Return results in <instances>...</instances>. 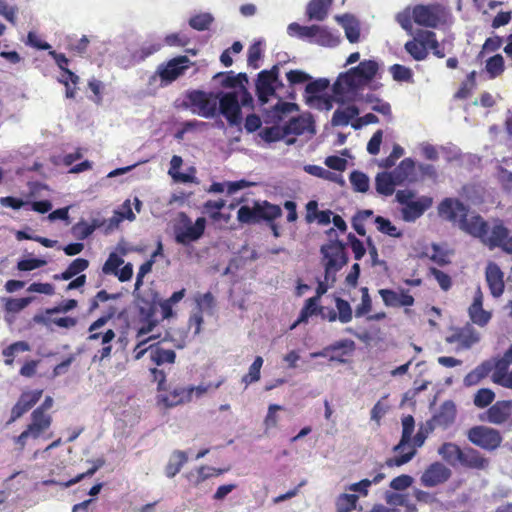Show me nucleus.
<instances>
[{
  "label": "nucleus",
  "instance_id": "2eb2a0df",
  "mask_svg": "<svg viewBox=\"0 0 512 512\" xmlns=\"http://www.w3.org/2000/svg\"><path fill=\"white\" fill-rule=\"evenodd\" d=\"M412 17L416 24L428 28H436L440 22L436 5H416L412 11Z\"/></svg>",
  "mask_w": 512,
  "mask_h": 512
},
{
  "label": "nucleus",
  "instance_id": "13d9d810",
  "mask_svg": "<svg viewBox=\"0 0 512 512\" xmlns=\"http://www.w3.org/2000/svg\"><path fill=\"white\" fill-rule=\"evenodd\" d=\"M214 81H219L221 87L231 90L237 89L234 71L218 72L213 76Z\"/></svg>",
  "mask_w": 512,
  "mask_h": 512
},
{
  "label": "nucleus",
  "instance_id": "c756f323",
  "mask_svg": "<svg viewBox=\"0 0 512 512\" xmlns=\"http://www.w3.org/2000/svg\"><path fill=\"white\" fill-rule=\"evenodd\" d=\"M415 170V161L412 158H405L402 160L397 167H395L390 173L393 175L396 182L402 185L406 180L414 182L416 179L411 177Z\"/></svg>",
  "mask_w": 512,
  "mask_h": 512
},
{
  "label": "nucleus",
  "instance_id": "2f4dec72",
  "mask_svg": "<svg viewBox=\"0 0 512 512\" xmlns=\"http://www.w3.org/2000/svg\"><path fill=\"white\" fill-rule=\"evenodd\" d=\"M396 186L399 184L390 172H379L375 177V189L380 195L391 196Z\"/></svg>",
  "mask_w": 512,
  "mask_h": 512
},
{
  "label": "nucleus",
  "instance_id": "09e8293b",
  "mask_svg": "<svg viewBox=\"0 0 512 512\" xmlns=\"http://www.w3.org/2000/svg\"><path fill=\"white\" fill-rule=\"evenodd\" d=\"M389 72L392 75L394 81L413 83V71L411 68L401 64H394L390 66Z\"/></svg>",
  "mask_w": 512,
  "mask_h": 512
},
{
  "label": "nucleus",
  "instance_id": "9b49d317",
  "mask_svg": "<svg viewBox=\"0 0 512 512\" xmlns=\"http://www.w3.org/2000/svg\"><path fill=\"white\" fill-rule=\"evenodd\" d=\"M188 63L189 59L187 56H178L169 60L166 64H161L157 68L156 73L159 75L162 83L167 85L184 74L188 68Z\"/></svg>",
  "mask_w": 512,
  "mask_h": 512
},
{
  "label": "nucleus",
  "instance_id": "1a4fd4ad",
  "mask_svg": "<svg viewBox=\"0 0 512 512\" xmlns=\"http://www.w3.org/2000/svg\"><path fill=\"white\" fill-rule=\"evenodd\" d=\"M132 295L138 310L139 320L148 321L149 319H155L157 303L159 302V293L153 288H148L143 291L139 290L137 295Z\"/></svg>",
  "mask_w": 512,
  "mask_h": 512
},
{
  "label": "nucleus",
  "instance_id": "864d4df0",
  "mask_svg": "<svg viewBox=\"0 0 512 512\" xmlns=\"http://www.w3.org/2000/svg\"><path fill=\"white\" fill-rule=\"evenodd\" d=\"M495 399V393L490 388H481L474 395V405L478 408L488 407Z\"/></svg>",
  "mask_w": 512,
  "mask_h": 512
},
{
  "label": "nucleus",
  "instance_id": "4be33fe9",
  "mask_svg": "<svg viewBox=\"0 0 512 512\" xmlns=\"http://www.w3.org/2000/svg\"><path fill=\"white\" fill-rule=\"evenodd\" d=\"M512 409V401L511 400H502L497 401L493 405H491L486 414L487 421L492 424L500 425L506 422L510 415Z\"/></svg>",
  "mask_w": 512,
  "mask_h": 512
},
{
  "label": "nucleus",
  "instance_id": "a211bd4d",
  "mask_svg": "<svg viewBox=\"0 0 512 512\" xmlns=\"http://www.w3.org/2000/svg\"><path fill=\"white\" fill-rule=\"evenodd\" d=\"M485 275L491 294L494 297L501 296L504 292V274L500 267L494 262H489L486 266Z\"/></svg>",
  "mask_w": 512,
  "mask_h": 512
},
{
  "label": "nucleus",
  "instance_id": "cd10ccee",
  "mask_svg": "<svg viewBox=\"0 0 512 512\" xmlns=\"http://www.w3.org/2000/svg\"><path fill=\"white\" fill-rule=\"evenodd\" d=\"M61 305L54 309H48L41 315H36L34 320L42 323L47 328L53 330L54 327H64V312L61 311Z\"/></svg>",
  "mask_w": 512,
  "mask_h": 512
},
{
  "label": "nucleus",
  "instance_id": "423d86ee",
  "mask_svg": "<svg viewBox=\"0 0 512 512\" xmlns=\"http://www.w3.org/2000/svg\"><path fill=\"white\" fill-rule=\"evenodd\" d=\"M207 226L205 217H198L194 222L185 213H178V221L173 225L174 240L177 244L188 246L200 240Z\"/></svg>",
  "mask_w": 512,
  "mask_h": 512
},
{
  "label": "nucleus",
  "instance_id": "c85d7f7f",
  "mask_svg": "<svg viewBox=\"0 0 512 512\" xmlns=\"http://www.w3.org/2000/svg\"><path fill=\"white\" fill-rule=\"evenodd\" d=\"M116 334L112 329H108L104 333H92L88 337L89 340L95 341V340H101V344L103 347L98 350V353L94 356L93 360L99 359V361H102L105 358H108L112 351V346L110 345V342L115 338Z\"/></svg>",
  "mask_w": 512,
  "mask_h": 512
},
{
  "label": "nucleus",
  "instance_id": "a878e982",
  "mask_svg": "<svg viewBox=\"0 0 512 512\" xmlns=\"http://www.w3.org/2000/svg\"><path fill=\"white\" fill-rule=\"evenodd\" d=\"M356 102H365L371 104V109L374 112L380 113L383 116L387 117L389 121L392 120V110L391 105L379 98L377 95L373 93L363 94L361 91H358Z\"/></svg>",
  "mask_w": 512,
  "mask_h": 512
},
{
  "label": "nucleus",
  "instance_id": "ddd939ff",
  "mask_svg": "<svg viewBox=\"0 0 512 512\" xmlns=\"http://www.w3.org/2000/svg\"><path fill=\"white\" fill-rule=\"evenodd\" d=\"M284 135H302L305 131L315 134V120L310 112L291 117L284 125Z\"/></svg>",
  "mask_w": 512,
  "mask_h": 512
},
{
  "label": "nucleus",
  "instance_id": "5fc2aeb1",
  "mask_svg": "<svg viewBox=\"0 0 512 512\" xmlns=\"http://www.w3.org/2000/svg\"><path fill=\"white\" fill-rule=\"evenodd\" d=\"M262 365L263 358L261 356L255 357L253 363L249 367L248 373L242 377V382H244L246 386L260 379V370Z\"/></svg>",
  "mask_w": 512,
  "mask_h": 512
},
{
  "label": "nucleus",
  "instance_id": "f03ea898",
  "mask_svg": "<svg viewBox=\"0 0 512 512\" xmlns=\"http://www.w3.org/2000/svg\"><path fill=\"white\" fill-rule=\"evenodd\" d=\"M379 65L373 59L363 60L357 66L341 72L332 85L335 101L339 105L356 102L358 91L370 84L378 73Z\"/></svg>",
  "mask_w": 512,
  "mask_h": 512
},
{
  "label": "nucleus",
  "instance_id": "a18cd8bd",
  "mask_svg": "<svg viewBox=\"0 0 512 512\" xmlns=\"http://www.w3.org/2000/svg\"><path fill=\"white\" fill-rule=\"evenodd\" d=\"M259 137L265 141L266 143H274L283 140L287 136L284 135V128L283 126H272V127H265L262 128L259 132Z\"/></svg>",
  "mask_w": 512,
  "mask_h": 512
},
{
  "label": "nucleus",
  "instance_id": "37998d69",
  "mask_svg": "<svg viewBox=\"0 0 512 512\" xmlns=\"http://www.w3.org/2000/svg\"><path fill=\"white\" fill-rule=\"evenodd\" d=\"M358 499L356 494H340L335 501L336 512H351L356 509Z\"/></svg>",
  "mask_w": 512,
  "mask_h": 512
},
{
  "label": "nucleus",
  "instance_id": "ea45409f",
  "mask_svg": "<svg viewBox=\"0 0 512 512\" xmlns=\"http://www.w3.org/2000/svg\"><path fill=\"white\" fill-rule=\"evenodd\" d=\"M405 51L416 61H423L428 56V50L420 39L409 40L404 45Z\"/></svg>",
  "mask_w": 512,
  "mask_h": 512
},
{
  "label": "nucleus",
  "instance_id": "6e6d98bb",
  "mask_svg": "<svg viewBox=\"0 0 512 512\" xmlns=\"http://www.w3.org/2000/svg\"><path fill=\"white\" fill-rule=\"evenodd\" d=\"M512 364L504 355L496 359L493 363L494 372L492 374V381L497 384L508 373V367Z\"/></svg>",
  "mask_w": 512,
  "mask_h": 512
},
{
  "label": "nucleus",
  "instance_id": "4d7b16f0",
  "mask_svg": "<svg viewBox=\"0 0 512 512\" xmlns=\"http://www.w3.org/2000/svg\"><path fill=\"white\" fill-rule=\"evenodd\" d=\"M124 263V260L115 252H111L102 266V272L106 275L117 273L119 266Z\"/></svg>",
  "mask_w": 512,
  "mask_h": 512
},
{
  "label": "nucleus",
  "instance_id": "a19ab883",
  "mask_svg": "<svg viewBox=\"0 0 512 512\" xmlns=\"http://www.w3.org/2000/svg\"><path fill=\"white\" fill-rule=\"evenodd\" d=\"M485 70L490 79L500 76L505 70L504 58L501 54H495L486 60Z\"/></svg>",
  "mask_w": 512,
  "mask_h": 512
},
{
  "label": "nucleus",
  "instance_id": "20e7f679",
  "mask_svg": "<svg viewBox=\"0 0 512 512\" xmlns=\"http://www.w3.org/2000/svg\"><path fill=\"white\" fill-rule=\"evenodd\" d=\"M279 205L267 200H254L253 206L242 205L237 211V220L242 225H256L265 222L274 237H280L279 226L275 220L282 216Z\"/></svg>",
  "mask_w": 512,
  "mask_h": 512
},
{
  "label": "nucleus",
  "instance_id": "0e129e2a",
  "mask_svg": "<svg viewBox=\"0 0 512 512\" xmlns=\"http://www.w3.org/2000/svg\"><path fill=\"white\" fill-rule=\"evenodd\" d=\"M92 233L93 232L89 226V223L84 220L79 221L78 223L73 225L71 228V234L77 240H85L90 235H92Z\"/></svg>",
  "mask_w": 512,
  "mask_h": 512
},
{
  "label": "nucleus",
  "instance_id": "bb28decb",
  "mask_svg": "<svg viewBox=\"0 0 512 512\" xmlns=\"http://www.w3.org/2000/svg\"><path fill=\"white\" fill-rule=\"evenodd\" d=\"M509 234V229L504 226L502 222H499L492 227L490 236L487 234L482 243L487 245L491 250L494 248H502Z\"/></svg>",
  "mask_w": 512,
  "mask_h": 512
},
{
  "label": "nucleus",
  "instance_id": "338daca9",
  "mask_svg": "<svg viewBox=\"0 0 512 512\" xmlns=\"http://www.w3.org/2000/svg\"><path fill=\"white\" fill-rule=\"evenodd\" d=\"M286 78L290 86L303 84L309 82L312 79V77L308 73L298 69L290 70L289 72H287Z\"/></svg>",
  "mask_w": 512,
  "mask_h": 512
},
{
  "label": "nucleus",
  "instance_id": "de8ad7c7",
  "mask_svg": "<svg viewBox=\"0 0 512 512\" xmlns=\"http://www.w3.org/2000/svg\"><path fill=\"white\" fill-rule=\"evenodd\" d=\"M234 77L237 83V89L235 91L243 95V104L252 105L253 96L247 89V84L249 83L248 75L245 72H240L238 74L234 73Z\"/></svg>",
  "mask_w": 512,
  "mask_h": 512
},
{
  "label": "nucleus",
  "instance_id": "603ef678",
  "mask_svg": "<svg viewBox=\"0 0 512 512\" xmlns=\"http://www.w3.org/2000/svg\"><path fill=\"white\" fill-rule=\"evenodd\" d=\"M436 429V426L431 422V420H427L425 423L421 424L417 433L412 438L413 444L415 447H422L430 433H432Z\"/></svg>",
  "mask_w": 512,
  "mask_h": 512
},
{
  "label": "nucleus",
  "instance_id": "c03bdc74",
  "mask_svg": "<svg viewBox=\"0 0 512 512\" xmlns=\"http://www.w3.org/2000/svg\"><path fill=\"white\" fill-rule=\"evenodd\" d=\"M349 180L355 192L366 193L369 190V177L364 172L353 170Z\"/></svg>",
  "mask_w": 512,
  "mask_h": 512
},
{
  "label": "nucleus",
  "instance_id": "f257e3e1",
  "mask_svg": "<svg viewBox=\"0 0 512 512\" xmlns=\"http://www.w3.org/2000/svg\"><path fill=\"white\" fill-rule=\"evenodd\" d=\"M181 107L206 119L222 115L230 126H239L243 120L242 108L254 109V103L244 105L243 95L235 90L205 92L193 89L186 91Z\"/></svg>",
  "mask_w": 512,
  "mask_h": 512
},
{
  "label": "nucleus",
  "instance_id": "7ed1b4c3",
  "mask_svg": "<svg viewBox=\"0 0 512 512\" xmlns=\"http://www.w3.org/2000/svg\"><path fill=\"white\" fill-rule=\"evenodd\" d=\"M438 214L445 220L455 223L458 222L459 228L474 238L483 242L488 234V223L480 214L474 213L470 218L469 206L458 198H444L438 205Z\"/></svg>",
  "mask_w": 512,
  "mask_h": 512
},
{
  "label": "nucleus",
  "instance_id": "49530a36",
  "mask_svg": "<svg viewBox=\"0 0 512 512\" xmlns=\"http://www.w3.org/2000/svg\"><path fill=\"white\" fill-rule=\"evenodd\" d=\"M263 45H264L263 39H258L250 45V47L248 49V53H247V64L249 67H251L253 69L259 68L258 61L263 56V50H262Z\"/></svg>",
  "mask_w": 512,
  "mask_h": 512
},
{
  "label": "nucleus",
  "instance_id": "4c0bfd02",
  "mask_svg": "<svg viewBox=\"0 0 512 512\" xmlns=\"http://www.w3.org/2000/svg\"><path fill=\"white\" fill-rule=\"evenodd\" d=\"M187 460L188 456L186 452L181 450L173 451L165 467V475L168 478H173L176 476V474L180 472L181 468L184 466Z\"/></svg>",
  "mask_w": 512,
  "mask_h": 512
},
{
  "label": "nucleus",
  "instance_id": "680f3d73",
  "mask_svg": "<svg viewBox=\"0 0 512 512\" xmlns=\"http://www.w3.org/2000/svg\"><path fill=\"white\" fill-rule=\"evenodd\" d=\"M431 248L433 250V254L429 256V259L436 263L439 266H446L450 264V260L448 258V252L443 250L439 244L432 243Z\"/></svg>",
  "mask_w": 512,
  "mask_h": 512
},
{
  "label": "nucleus",
  "instance_id": "7c9ffc66",
  "mask_svg": "<svg viewBox=\"0 0 512 512\" xmlns=\"http://www.w3.org/2000/svg\"><path fill=\"white\" fill-rule=\"evenodd\" d=\"M148 349H150V359L157 366H161L163 364H173L176 360V353L172 349H164L160 346V343L151 344Z\"/></svg>",
  "mask_w": 512,
  "mask_h": 512
},
{
  "label": "nucleus",
  "instance_id": "6ab92c4d",
  "mask_svg": "<svg viewBox=\"0 0 512 512\" xmlns=\"http://www.w3.org/2000/svg\"><path fill=\"white\" fill-rule=\"evenodd\" d=\"M460 465L469 469L484 470L489 466V460L478 450L467 446L462 448Z\"/></svg>",
  "mask_w": 512,
  "mask_h": 512
},
{
  "label": "nucleus",
  "instance_id": "f3484780",
  "mask_svg": "<svg viewBox=\"0 0 512 512\" xmlns=\"http://www.w3.org/2000/svg\"><path fill=\"white\" fill-rule=\"evenodd\" d=\"M278 102L271 107L270 110L265 109L266 123L274 122L279 123L283 117L289 113L297 112L300 110L299 105L294 102H286L278 95Z\"/></svg>",
  "mask_w": 512,
  "mask_h": 512
},
{
  "label": "nucleus",
  "instance_id": "b1692460",
  "mask_svg": "<svg viewBox=\"0 0 512 512\" xmlns=\"http://www.w3.org/2000/svg\"><path fill=\"white\" fill-rule=\"evenodd\" d=\"M312 27L316 29L311 32V38L308 39L311 43L325 47H336L339 45L341 41L339 35L334 34L325 26L312 25Z\"/></svg>",
  "mask_w": 512,
  "mask_h": 512
},
{
  "label": "nucleus",
  "instance_id": "f704fd0d",
  "mask_svg": "<svg viewBox=\"0 0 512 512\" xmlns=\"http://www.w3.org/2000/svg\"><path fill=\"white\" fill-rule=\"evenodd\" d=\"M304 171L312 176L337 183L340 186H344L346 183L344 178L340 174L331 172V171H329L321 166H318V165H312V164L305 165Z\"/></svg>",
  "mask_w": 512,
  "mask_h": 512
},
{
  "label": "nucleus",
  "instance_id": "9d476101",
  "mask_svg": "<svg viewBox=\"0 0 512 512\" xmlns=\"http://www.w3.org/2000/svg\"><path fill=\"white\" fill-rule=\"evenodd\" d=\"M273 73L272 67L270 69L261 70L255 79V94L261 106L268 104L270 98L278 97L275 94V87L273 86Z\"/></svg>",
  "mask_w": 512,
  "mask_h": 512
},
{
  "label": "nucleus",
  "instance_id": "e2e57ef3",
  "mask_svg": "<svg viewBox=\"0 0 512 512\" xmlns=\"http://www.w3.org/2000/svg\"><path fill=\"white\" fill-rule=\"evenodd\" d=\"M429 274L432 275L436 279L440 288L443 291H448L452 287V279L447 273H445L435 267H430Z\"/></svg>",
  "mask_w": 512,
  "mask_h": 512
},
{
  "label": "nucleus",
  "instance_id": "39448f33",
  "mask_svg": "<svg viewBox=\"0 0 512 512\" xmlns=\"http://www.w3.org/2000/svg\"><path fill=\"white\" fill-rule=\"evenodd\" d=\"M320 254L325 279L331 280V285H334L337 273L349 262L347 244L339 238L330 239L321 245Z\"/></svg>",
  "mask_w": 512,
  "mask_h": 512
},
{
  "label": "nucleus",
  "instance_id": "69168bd1",
  "mask_svg": "<svg viewBox=\"0 0 512 512\" xmlns=\"http://www.w3.org/2000/svg\"><path fill=\"white\" fill-rule=\"evenodd\" d=\"M152 267H153V260H147L140 266L139 271L136 276V281H135L134 290H133L132 294L137 295L139 293V290H141V287L143 285V279L148 273H150L152 271Z\"/></svg>",
  "mask_w": 512,
  "mask_h": 512
},
{
  "label": "nucleus",
  "instance_id": "8fccbe9b",
  "mask_svg": "<svg viewBox=\"0 0 512 512\" xmlns=\"http://www.w3.org/2000/svg\"><path fill=\"white\" fill-rule=\"evenodd\" d=\"M335 306L337 309L338 320L341 323L346 324L352 320L353 310L347 300L341 297H335Z\"/></svg>",
  "mask_w": 512,
  "mask_h": 512
},
{
  "label": "nucleus",
  "instance_id": "bf43d9fd",
  "mask_svg": "<svg viewBox=\"0 0 512 512\" xmlns=\"http://www.w3.org/2000/svg\"><path fill=\"white\" fill-rule=\"evenodd\" d=\"M89 266V261L85 258H77L66 267V280L72 279Z\"/></svg>",
  "mask_w": 512,
  "mask_h": 512
},
{
  "label": "nucleus",
  "instance_id": "6e6552de",
  "mask_svg": "<svg viewBox=\"0 0 512 512\" xmlns=\"http://www.w3.org/2000/svg\"><path fill=\"white\" fill-rule=\"evenodd\" d=\"M466 436L473 445L489 452L498 449L503 441V437L497 429L485 425L471 427Z\"/></svg>",
  "mask_w": 512,
  "mask_h": 512
},
{
  "label": "nucleus",
  "instance_id": "e433bc0d",
  "mask_svg": "<svg viewBox=\"0 0 512 512\" xmlns=\"http://www.w3.org/2000/svg\"><path fill=\"white\" fill-rule=\"evenodd\" d=\"M320 312H322V306L319 305V301L316 298H308L300 310L297 320L292 324L291 329H294L300 323L308 322L311 316L320 314Z\"/></svg>",
  "mask_w": 512,
  "mask_h": 512
},
{
  "label": "nucleus",
  "instance_id": "79ce46f5",
  "mask_svg": "<svg viewBox=\"0 0 512 512\" xmlns=\"http://www.w3.org/2000/svg\"><path fill=\"white\" fill-rule=\"evenodd\" d=\"M374 223L381 233L394 238H401L403 236L402 231L398 230L397 227L390 221V219L383 216H376Z\"/></svg>",
  "mask_w": 512,
  "mask_h": 512
},
{
  "label": "nucleus",
  "instance_id": "473e14b6",
  "mask_svg": "<svg viewBox=\"0 0 512 512\" xmlns=\"http://www.w3.org/2000/svg\"><path fill=\"white\" fill-rule=\"evenodd\" d=\"M462 448L453 442H444L437 450L442 459L450 466L460 464Z\"/></svg>",
  "mask_w": 512,
  "mask_h": 512
},
{
  "label": "nucleus",
  "instance_id": "412c9836",
  "mask_svg": "<svg viewBox=\"0 0 512 512\" xmlns=\"http://www.w3.org/2000/svg\"><path fill=\"white\" fill-rule=\"evenodd\" d=\"M468 312L472 322L478 326L483 327L490 321L491 313L483 309V295L480 288L477 289Z\"/></svg>",
  "mask_w": 512,
  "mask_h": 512
},
{
  "label": "nucleus",
  "instance_id": "4468645a",
  "mask_svg": "<svg viewBox=\"0 0 512 512\" xmlns=\"http://www.w3.org/2000/svg\"><path fill=\"white\" fill-rule=\"evenodd\" d=\"M451 470L441 462L430 464L421 476V483L425 487H435L446 482L451 477Z\"/></svg>",
  "mask_w": 512,
  "mask_h": 512
},
{
  "label": "nucleus",
  "instance_id": "c9c22d12",
  "mask_svg": "<svg viewBox=\"0 0 512 512\" xmlns=\"http://www.w3.org/2000/svg\"><path fill=\"white\" fill-rule=\"evenodd\" d=\"M327 0H310L306 7V15L309 20L323 21L327 17Z\"/></svg>",
  "mask_w": 512,
  "mask_h": 512
},
{
  "label": "nucleus",
  "instance_id": "5701e85b",
  "mask_svg": "<svg viewBox=\"0 0 512 512\" xmlns=\"http://www.w3.org/2000/svg\"><path fill=\"white\" fill-rule=\"evenodd\" d=\"M330 82L326 78H319L316 80H310L304 90L305 103L308 106H313L316 100H319L326 94Z\"/></svg>",
  "mask_w": 512,
  "mask_h": 512
},
{
  "label": "nucleus",
  "instance_id": "0eeeda50",
  "mask_svg": "<svg viewBox=\"0 0 512 512\" xmlns=\"http://www.w3.org/2000/svg\"><path fill=\"white\" fill-rule=\"evenodd\" d=\"M30 418L31 422L27 425L26 429L14 438V443L18 446L19 450L25 448L29 439H38L52 424L51 415L41 412L40 409L33 410Z\"/></svg>",
  "mask_w": 512,
  "mask_h": 512
},
{
  "label": "nucleus",
  "instance_id": "72a5a7b5",
  "mask_svg": "<svg viewBox=\"0 0 512 512\" xmlns=\"http://www.w3.org/2000/svg\"><path fill=\"white\" fill-rule=\"evenodd\" d=\"M360 114V110L356 105H348L344 109L338 108L334 111L331 125L336 126H347L350 121L356 118Z\"/></svg>",
  "mask_w": 512,
  "mask_h": 512
},
{
  "label": "nucleus",
  "instance_id": "f8f14e48",
  "mask_svg": "<svg viewBox=\"0 0 512 512\" xmlns=\"http://www.w3.org/2000/svg\"><path fill=\"white\" fill-rule=\"evenodd\" d=\"M42 395V389L23 391L11 409V416L7 421V425L12 424L25 413H27L32 407H34V405H36V403L41 399Z\"/></svg>",
  "mask_w": 512,
  "mask_h": 512
},
{
  "label": "nucleus",
  "instance_id": "393cba45",
  "mask_svg": "<svg viewBox=\"0 0 512 512\" xmlns=\"http://www.w3.org/2000/svg\"><path fill=\"white\" fill-rule=\"evenodd\" d=\"M335 19L343 27L348 41L350 43H357L360 38V24L355 16L346 13L343 15H336Z\"/></svg>",
  "mask_w": 512,
  "mask_h": 512
},
{
  "label": "nucleus",
  "instance_id": "aec40b11",
  "mask_svg": "<svg viewBox=\"0 0 512 512\" xmlns=\"http://www.w3.org/2000/svg\"><path fill=\"white\" fill-rule=\"evenodd\" d=\"M456 418V405L452 400L444 401L437 413H435L431 418V422L436 427H441L443 429L448 428Z\"/></svg>",
  "mask_w": 512,
  "mask_h": 512
},
{
  "label": "nucleus",
  "instance_id": "3c124183",
  "mask_svg": "<svg viewBox=\"0 0 512 512\" xmlns=\"http://www.w3.org/2000/svg\"><path fill=\"white\" fill-rule=\"evenodd\" d=\"M214 21V17L210 13H200L192 16L189 19V26L197 31H204L209 29Z\"/></svg>",
  "mask_w": 512,
  "mask_h": 512
},
{
  "label": "nucleus",
  "instance_id": "052dcab7",
  "mask_svg": "<svg viewBox=\"0 0 512 512\" xmlns=\"http://www.w3.org/2000/svg\"><path fill=\"white\" fill-rule=\"evenodd\" d=\"M316 29L311 26H302L296 22L290 23L287 27V33L290 36H298L301 39L311 38V32Z\"/></svg>",
  "mask_w": 512,
  "mask_h": 512
},
{
  "label": "nucleus",
  "instance_id": "58836bf2",
  "mask_svg": "<svg viewBox=\"0 0 512 512\" xmlns=\"http://www.w3.org/2000/svg\"><path fill=\"white\" fill-rule=\"evenodd\" d=\"M30 350V345L26 341H17L2 350V355L4 356V363L7 366H12L14 363V358L17 354L22 352H27Z\"/></svg>",
  "mask_w": 512,
  "mask_h": 512
},
{
  "label": "nucleus",
  "instance_id": "dca6fc26",
  "mask_svg": "<svg viewBox=\"0 0 512 512\" xmlns=\"http://www.w3.org/2000/svg\"><path fill=\"white\" fill-rule=\"evenodd\" d=\"M433 204V198L430 196H420L413 200L401 210L402 218L405 222H414L420 218Z\"/></svg>",
  "mask_w": 512,
  "mask_h": 512
},
{
  "label": "nucleus",
  "instance_id": "774afa93",
  "mask_svg": "<svg viewBox=\"0 0 512 512\" xmlns=\"http://www.w3.org/2000/svg\"><path fill=\"white\" fill-rule=\"evenodd\" d=\"M413 477L407 474H402L400 476L395 477L390 482V488L395 491L406 490L413 484Z\"/></svg>",
  "mask_w": 512,
  "mask_h": 512
}]
</instances>
